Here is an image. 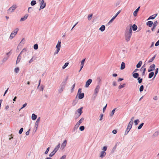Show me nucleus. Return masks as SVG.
Wrapping results in <instances>:
<instances>
[{
  "label": "nucleus",
  "mask_w": 159,
  "mask_h": 159,
  "mask_svg": "<svg viewBox=\"0 0 159 159\" xmlns=\"http://www.w3.org/2000/svg\"><path fill=\"white\" fill-rule=\"evenodd\" d=\"M105 26L104 25H102L99 28V30L102 31H103L105 30Z\"/></svg>",
  "instance_id": "obj_29"
},
{
  "label": "nucleus",
  "mask_w": 159,
  "mask_h": 159,
  "mask_svg": "<svg viewBox=\"0 0 159 159\" xmlns=\"http://www.w3.org/2000/svg\"><path fill=\"white\" fill-rule=\"evenodd\" d=\"M16 5H13L8 9V13H9V11H10L11 12H12L14 11V10L16 9Z\"/></svg>",
  "instance_id": "obj_7"
},
{
  "label": "nucleus",
  "mask_w": 159,
  "mask_h": 159,
  "mask_svg": "<svg viewBox=\"0 0 159 159\" xmlns=\"http://www.w3.org/2000/svg\"><path fill=\"white\" fill-rule=\"evenodd\" d=\"M23 128H21L20 130L19 131V133L20 134H21L23 131Z\"/></svg>",
  "instance_id": "obj_46"
},
{
  "label": "nucleus",
  "mask_w": 159,
  "mask_h": 159,
  "mask_svg": "<svg viewBox=\"0 0 159 159\" xmlns=\"http://www.w3.org/2000/svg\"><path fill=\"white\" fill-rule=\"evenodd\" d=\"M18 30L19 29L17 28L15 29L11 33L9 37L10 39H12L17 34Z\"/></svg>",
  "instance_id": "obj_2"
},
{
  "label": "nucleus",
  "mask_w": 159,
  "mask_h": 159,
  "mask_svg": "<svg viewBox=\"0 0 159 159\" xmlns=\"http://www.w3.org/2000/svg\"><path fill=\"white\" fill-rule=\"evenodd\" d=\"M83 107H81L77 110V112L79 114V116H80L82 113Z\"/></svg>",
  "instance_id": "obj_13"
},
{
  "label": "nucleus",
  "mask_w": 159,
  "mask_h": 159,
  "mask_svg": "<svg viewBox=\"0 0 159 159\" xmlns=\"http://www.w3.org/2000/svg\"><path fill=\"white\" fill-rule=\"evenodd\" d=\"M153 24V22L152 21H148L147 23V25L149 27H151Z\"/></svg>",
  "instance_id": "obj_22"
},
{
  "label": "nucleus",
  "mask_w": 159,
  "mask_h": 159,
  "mask_svg": "<svg viewBox=\"0 0 159 159\" xmlns=\"http://www.w3.org/2000/svg\"><path fill=\"white\" fill-rule=\"evenodd\" d=\"M78 22H77L74 25V26L71 29V30H72L73 28H74L77 25V24H78Z\"/></svg>",
  "instance_id": "obj_62"
},
{
  "label": "nucleus",
  "mask_w": 159,
  "mask_h": 159,
  "mask_svg": "<svg viewBox=\"0 0 159 159\" xmlns=\"http://www.w3.org/2000/svg\"><path fill=\"white\" fill-rule=\"evenodd\" d=\"M156 57V56L155 55L154 56H153V57H152L151 59H150L148 61V62L150 63Z\"/></svg>",
  "instance_id": "obj_31"
},
{
  "label": "nucleus",
  "mask_w": 159,
  "mask_h": 159,
  "mask_svg": "<svg viewBox=\"0 0 159 159\" xmlns=\"http://www.w3.org/2000/svg\"><path fill=\"white\" fill-rule=\"evenodd\" d=\"M145 65H143L140 69V71L142 72V75H144L146 70V68L145 67Z\"/></svg>",
  "instance_id": "obj_6"
},
{
  "label": "nucleus",
  "mask_w": 159,
  "mask_h": 159,
  "mask_svg": "<svg viewBox=\"0 0 159 159\" xmlns=\"http://www.w3.org/2000/svg\"><path fill=\"white\" fill-rule=\"evenodd\" d=\"M157 14H156V15H153L152 16H150L149 18L148 19V20L149 19H154L157 16Z\"/></svg>",
  "instance_id": "obj_20"
},
{
  "label": "nucleus",
  "mask_w": 159,
  "mask_h": 159,
  "mask_svg": "<svg viewBox=\"0 0 159 159\" xmlns=\"http://www.w3.org/2000/svg\"><path fill=\"white\" fill-rule=\"evenodd\" d=\"M144 124V123H142L138 127V129H140L143 126Z\"/></svg>",
  "instance_id": "obj_41"
},
{
  "label": "nucleus",
  "mask_w": 159,
  "mask_h": 159,
  "mask_svg": "<svg viewBox=\"0 0 159 159\" xmlns=\"http://www.w3.org/2000/svg\"><path fill=\"white\" fill-rule=\"evenodd\" d=\"M66 158V156L65 155L63 156L60 159H65Z\"/></svg>",
  "instance_id": "obj_56"
},
{
  "label": "nucleus",
  "mask_w": 159,
  "mask_h": 159,
  "mask_svg": "<svg viewBox=\"0 0 159 159\" xmlns=\"http://www.w3.org/2000/svg\"><path fill=\"white\" fill-rule=\"evenodd\" d=\"M28 16V15L27 14H26L25 15V16L23 17H22L20 19V21H22L25 20L27 19V17Z\"/></svg>",
  "instance_id": "obj_12"
},
{
  "label": "nucleus",
  "mask_w": 159,
  "mask_h": 159,
  "mask_svg": "<svg viewBox=\"0 0 159 159\" xmlns=\"http://www.w3.org/2000/svg\"><path fill=\"white\" fill-rule=\"evenodd\" d=\"M155 66L154 64L151 65L148 69V71L150 72L154 70L155 68Z\"/></svg>",
  "instance_id": "obj_8"
},
{
  "label": "nucleus",
  "mask_w": 159,
  "mask_h": 159,
  "mask_svg": "<svg viewBox=\"0 0 159 159\" xmlns=\"http://www.w3.org/2000/svg\"><path fill=\"white\" fill-rule=\"evenodd\" d=\"M60 146V144L59 143L58 144L57 146V147L54 148L53 150L55 151L56 152L59 149Z\"/></svg>",
  "instance_id": "obj_21"
},
{
  "label": "nucleus",
  "mask_w": 159,
  "mask_h": 159,
  "mask_svg": "<svg viewBox=\"0 0 159 159\" xmlns=\"http://www.w3.org/2000/svg\"><path fill=\"white\" fill-rule=\"evenodd\" d=\"M116 17L115 16H113L112 17V18L109 22L108 23H111L116 18Z\"/></svg>",
  "instance_id": "obj_34"
},
{
  "label": "nucleus",
  "mask_w": 159,
  "mask_h": 159,
  "mask_svg": "<svg viewBox=\"0 0 159 159\" xmlns=\"http://www.w3.org/2000/svg\"><path fill=\"white\" fill-rule=\"evenodd\" d=\"M125 85V84H124L122 85H120L119 86V87H118L119 89H121L123 88L124 87Z\"/></svg>",
  "instance_id": "obj_39"
},
{
  "label": "nucleus",
  "mask_w": 159,
  "mask_h": 159,
  "mask_svg": "<svg viewBox=\"0 0 159 159\" xmlns=\"http://www.w3.org/2000/svg\"><path fill=\"white\" fill-rule=\"evenodd\" d=\"M116 109H114L111 112V116H112L113 115V114H114V113H115V110Z\"/></svg>",
  "instance_id": "obj_49"
},
{
  "label": "nucleus",
  "mask_w": 159,
  "mask_h": 159,
  "mask_svg": "<svg viewBox=\"0 0 159 159\" xmlns=\"http://www.w3.org/2000/svg\"><path fill=\"white\" fill-rule=\"evenodd\" d=\"M120 11H118L117 13L116 14V15L115 16L116 17L117 16V15L120 13Z\"/></svg>",
  "instance_id": "obj_60"
},
{
  "label": "nucleus",
  "mask_w": 159,
  "mask_h": 159,
  "mask_svg": "<svg viewBox=\"0 0 159 159\" xmlns=\"http://www.w3.org/2000/svg\"><path fill=\"white\" fill-rule=\"evenodd\" d=\"M117 75L116 74H113V76L114 77H116Z\"/></svg>",
  "instance_id": "obj_64"
},
{
  "label": "nucleus",
  "mask_w": 159,
  "mask_h": 159,
  "mask_svg": "<svg viewBox=\"0 0 159 159\" xmlns=\"http://www.w3.org/2000/svg\"><path fill=\"white\" fill-rule=\"evenodd\" d=\"M85 59H84L81 61V68L79 70V72L80 71V70H81L83 68V67L84 66V61H85Z\"/></svg>",
  "instance_id": "obj_16"
},
{
  "label": "nucleus",
  "mask_w": 159,
  "mask_h": 159,
  "mask_svg": "<svg viewBox=\"0 0 159 159\" xmlns=\"http://www.w3.org/2000/svg\"><path fill=\"white\" fill-rule=\"evenodd\" d=\"M81 89H79L78 91V93H81Z\"/></svg>",
  "instance_id": "obj_59"
},
{
  "label": "nucleus",
  "mask_w": 159,
  "mask_h": 159,
  "mask_svg": "<svg viewBox=\"0 0 159 159\" xmlns=\"http://www.w3.org/2000/svg\"><path fill=\"white\" fill-rule=\"evenodd\" d=\"M92 82V80L90 79H89L86 82V84L85 85L86 87H88L89 85Z\"/></svg>",
  "instance_id": "obj_11"
},
{
  "label": "nucleus",
  "mask_w": 159,
  "mask_h": 159,
  "mask_svg": "<svg viewBox=\"0 0 159 159\" xmlns=\"http://www.w3.org/2000/svg\"><path fill=\"white\" fill-rule=\"evenodd\" d=\"M143 89H144L143 86V85H141L139 88L140 91L142 92L143 90Z\"/></svg>",
  "instance_id": "obj_37"
},
{
  "label": "nucleus",
  "mask_w": 159,
  "mask_h": 159,
  "mask_svg": "<svg viewBox=\"0 0 159 159\" xmlns=\"http://www.w3.org/2000/svg\"><path fill=\"white\" fill-rule=\"evenodd\" d=\"M153 99L155 100H157V96H155L153 98Z\"/></svg>",
  "instance_id": "obj_61"
},
{
  "label": "nucleus",
  "mask_w": 159,
  "mask_h": 159,
  "mask_svg": "<svg viewBox=\"0 0 159 159\" xmlns=\"http://www.w3.org/2000/svg\"><path fill=\"white\" fill-rule=\"evenodd\" d=\"M103 116V115L102 114H101L100 115V118L99 119L100 120H102Z\"/></svg>",
  "instance_id": "obj_57"
},
{
  "label": "nucleus",
  "mask_w": 159,
  "mask_h": 159,
  "mask_svg": "<svg viewBox=\"0 0 159 159\" xmlns=\"http://www.w3.org/2000/svg\"><path fill=\"white\" fill-rule=\"evenodd\" d=\"M40 120V118L39 117L38 118L35 124V127L36 129L37 128L39 122Z\"/></svg>",
  "instance_id": "obj_10"
},
{
  "label": "nucleus",
  "mask_w": 159,
  "mask_h": 159,
  "mask_svg": "<svg viewBox=\"0 0 159 159\" xmlns=\"http://www.w3.org/2000/svg\"><path fill=\"white\" fill-rule=\"evenodd\" d=\"M84 120V118H82L78 122V123H79L80 124H81L83 121Z\"/></svg>",
  "instance_id": "obj_44"
},
{
  "label": "nucleus",
  "mask_w": 159,
  "mask_h": 159,
  "mask_svg": "<svg viewBox=\"0 0 159 159\" xmlns=\"http://www.w3.org/2000/svg\"><path fill=\"white\" fill-rule=\"evenodd\" d=\"M154 74V73L153 72H150L149 74L148 78H152Z\"/></svg>",
  "instance_id": "obj_28"
},
{
  "label": "nucleus",
  "mask_w": 159,
  "mask_h": 159,
  "mask_svg": "<svg viewBox=\"0 0 159 159\" xmlns=\"http://www.w3.org/2000/svg\"><path fill=\"white\" fill-rule=\"evenodd\" d=\"M133 76L134 78H138V76H139V74L138 73H136L133 74Z\"/></svg>",
  "instance_id": "obj_26"
},
{
  "label": "nucleus",
  "mask_w": 159,
  "mask_h": 159,
  "mask_svg": "<svg viewBox=\"0 0 159 159\" xmlns=\"http://www.w3.org/2000/svg\"><path fill=\"white\" fill-rule=\"evenodd\" d=\"M36 3V2L35 1H32L31 2V5L32 6H34Z\"/></svg>",
  "instance_id": "obj_32"
},
{
  "label": "nucleus",
  "mask_w": 159,
  "mask_h": 159,
  "mask_svg": "<svg viewBox=\"0 0 159 159\" xmlns=\"http://www.w3.org/2000/svg\"><path fill=\"white\" fill-rule=\"evenodd\" d=\"M64 88V87H63L61 88L59 90V92L60 93H61L63 90Z\"/></svg>",
  "instance_id": "obj_51"
},
{
  "label": "nucleus",
  "mask_w": 159,
  "mask_h": 159,
  "mask_svg": "<svg viewBox=\"0 0 159 159\" xmlns=\"http://www.w3.org/2000/svg\"><path fill=\"white\" fill-rule=\"evenodd\" d=\"M125 64L123 62H122L121 65L120 69L123 70L125 68Z\"/></svg>",
  "instance_id": "obj_23"
},
{
  "label": "nucleus",
  "mask_w": 159,
  "mask_h": 159,
  "mask_svg": "<svg viewBox=\"0 0 159 159\" xmlns=\"http://www.w3.org/2000/svg\"><path fill=\"white\" fill-rule=\"evenodd\" d=\"M56 153V152L54 150L52 152L49 154V156L50 157H52Z\"/></svg>",
  "instance_id": "obj_30"
},
{
  "label": "nucleus",
  "mask_w": 159,
  "mask_h": 159,
  "mask_svg": "<svg viewBox=\"0 0 159 159\" xmlns=\"http://www.w3.org/2000/svg\"><path fill=\"white\" fill-rule=\"evenodd\" d=\"M139 120L137 119L134 121V122L135 125H137L139 123Z\"/></svg>",
  "instance_id": "obj_35"
},
{
  "label": "nucleus",
  "mask_w": 159,
  "mask_h": 159,
  "mask_svg": "<svg viewBox=\"0 0 159 159\" xmlns=\"http://www.w3.org/2000/svg\"><path fill=\"white\" fill-rule=\"evenodd\" d=\"M100 87L99 85H98L96 86V87L94 90V93L96 95H97V94L98 93V92H99V89H100Z\"/></svg>",
  "instance_id": "obj_9"
},
{
  "label": "nucleus",
  "mask_w": 159,
  "mask_h": 159,
  "mask_svg": "<svg viewBox=\"0 0 159 159\" xmlns=\"http://www.w3.org/2000/svg\"><path fill=\"white\" fill-rule=\"evenodd\" d=\"M157 23L158 22L157 21H156L154 22V23L153 26L156 27L157 25Z\"/></svg>",
  "instance_id": "obj_53"
},
{
  "label": "nucleus",
  "mask_w": 159,
  "mask_h": 159,
  "mask_svg": "<svg viewBox=\"0 0 159 159\" xmlns=\"http://www.w3.org/2000/svg\"><path fill=\"white\" fill-rule=\"evenodd\" d=\"M92 16H93L92 14H91L90 15H89L88 16V20H90L91 19Z\"/></svg>",
  "instance_id": "obj_36"
},
{
  "label": "nucleus",
  "mask_w": 159,
  "mask_h": 159,
  "mask_svg": "<svg viewBox=\"0 0 159 159\" xmlns=\"http://www.w3.org/2000/svg\"><path fill=\"white\" fill-rule=\"evenodd\" d=\"M106 152L105 151H102L101 152V154L100 157L101 158H102L103 157H105L106 155Z\"/></svg>",
  "instance_id": "obj_14"
},
{
  "label": "nucleus",
  "mask_w": 159,
  "mask_h": 159,
  "mask_svg": "<svg viewBox=\"0 0 159 159\" xmlns=\"http://www.w3.org/2000/svg\"><path fill=\"white\" fill-rule=\"evenodd\" d=\"M134 118V117H132L130 121L129 122L128 125L127 126V128L129 129V130L127 131V133H128L129 130L131 128L133 125V121Z\"/></svg>",
  "instance_id": "obj_3"
},
{
  "label": "nucleus",
  "mask_w": 159,
  "mask_h": 159,
  "mask_svg": "<svg viewBox=\"0 0 159 159\" xmlns=\"http://www.w3.org/2000/svg\"><path fill=\"white\" fill-rule=\"evenodd\" d=\"M29 134V131H27L25 133V134L26 135H28Z\"/></svg>",
  "instance_id": "obj_63"
},
{
  "label": "nucleus",
  "mask_w": 159,
  "mask_h": 159,
  "mask_svg": "<svg viewBox=\"0 0 159 159\" xmlns=\"http://www.w3.org/2000/svg\"><path fill=\"white\" fill-rule=\"evenodd\" d=\"M19 70V67H16L15 69V71L16 73H17L18 72Z\"/></svg>",
  "instance_id": "obj_42"
},
{
  "label": "nucleus",
  "mask_w": 159,
  "mask_h": 159,
  "mask_svg": "<svg viewBox=\"0 0 159 159\" xmlns=\"http://www.w3.org/2000/svg\"><path fill=\"white\" fill-rule=\"evenodd\" d=\"M80 125V124L79 123H78V122L76 123V124L75 125V128H77L79 126V125Z\"/></svg>",
  "instance_id": "obj_45"
},
{
  "label": "nucleus",
  "mask_w": 159,
  "mask_h": 159,
  "mask_svg": "<svg viewBox=\"0 0 159 159\" xmlns=\"http://www.w3.org/2000/svg\"><path fill=\"white\" fill-rule=\"evenodd\" d=\"M37 118V116L35 115L34 114H33L32 115V119L33 120H35Z\"/></svg>",
  "instance_id": "obj_24"
},
{
  "label": "nucleus",
  "mask_w": 159,
  "mask_h": 159,
  "mask_svg": "<svg viewBox=\"0 0 159 159\" xmlns=\"http://www.w3.org/2000/svg\"><path fill=\"white\" fill-rule=\"evenodd\" d=\"M69 64V63L68 62H66L65 63L64 65L62 66V69H64L66 67H67Z\"/></svg>",
  "instance_id": "obj_33"
},
{
  "label": "nucleus",
  "mask_w": 159,
  "mask_h": 159,
  "mask_svg": "<svg viewBox=\"0 0 159 159\" xmlns=\"http://www.w3.org/2000/svg\"><path fill=\"white\" fill-rule=\"evenodd\" d=\"M107 104H106V106L103 108V112H104V111L105 110V109L107 107Z\"/></svg>",
  "instance_id": "obj_58"
},
{
  "label": "nucleus",
  "mask_w": 159,
  "mask_h": 159,
  "mask_svg": "<svg viewBox=\"0 0 159 159\" xmlns=\"http://www.w3.org/2000/svg\"><path fill=\"white\" fill-rule=\"evenodd\" d=\"M84 93H80L79 94L78 98L80 99H81L84 97Z\"/></svg>",
  "instance_id": "obj_19"
},
{
  "label": "nucleus",
  "mask_w": 159,
  "mask_h": 159,
  "mask_svg": "<svg viewBox=\"0 0 159 159\" xmlns=\"http://www.w3.org/2000/svg\"><path fill=\"white\" fill-rule=\"evenodd\" d=\"M61 41H58L57 44L56 46V48H57V50L55 52L54 54H57L59 52L61 46Z\"/></svg>",
  "instance_id": "obj_4"
},
{
  "label": "nucleus",
  "mask_w": 159,
  "mask_h": 159,
  "mask_svg": "<svg viewBox=\"0 0 159 159\" xmlns=\"http://www.w3.org/2000/svg\"><path fill=\"white\" fill-rule=\"evenodd\" d=\"M38 45L37 44H36L34 45V49L36 50L38 49Z\"/></svg>",
  "instance_id": "obj_40"
},
{
  "label": "nucleus",
  "mask_w": 159,
  "mask_h": 159,
  "mask_svg": "<svg viewBox=\"0 0 159 159\" xmlns=\"http://www.w3.org/2000/svg\"><path fill=\"white\" fill-rule=\"evenodd\" d=\"M132 28L133 31H135L137 29V27L135 24H134L132 26Z\"/></svg>",
  "instance_id": "obj_27"
},
{
  "label": "nucleus",
  "mask_w": 159,
  "mask_h": 159,
  "mask_svg": "<svg viewBox=\"0 0 159 159\" xmlns=\"http://www.w3.org/2000/svg\"><path fill=\"white\" fill-rule=\"evenodd\" d=\"M142 79H141L140 77H139L138 78V82L139 84L141 83L142 81Z\"/></svg>",
  "instance_id": "obj_38"
},
{
  "label": "nucleus",
  "mask_w": 159,
  "mask_h": 159,
  "mask_svg": "<svg viewBox=\"0 0 159 159\" xmlns=\"http://www.w3.org/2000/svg\"><path fill=\"white\" fill-rule=\"evenodd\" d=\"M117 132V131L116 130H114L112 131V133H113L114 134H116Z\"/></svg>",
  "instance_id": "obj_55"
},
{
  "label": "nucleus",
  "mask_w": 159,
  "mask_h": 159,
  "mask_svg": "<svg viewBox=\"0 0 159 159\" xmlns=\"http://www.w3.org/2000/svg\"><path fill=\"white\" fill-rule=\"evenodd\" d=\"M27 105V104L26 103H25L24 104V105H23L22 107L20 109V110L22 109L23 108H24V107H25Z\"/></svg>",
  "instance_id": "obj_50"
},
{
  "label": "nucleus",
  "mask_w": 159,
  "mask_h": 159,
  "mask_svg": "<svg viewBox=\"0 0 159 159\" xmlns=\"http://www.w3.org/2000/svg\"><path fill=\"white\" fill-rule=\"evenodd\" d=\"M67 143V141L66 140H65L64 141L63 143L61 144V147L63 148H64L66 146Z\"/></svg>",
  "instance_id": "obj_18"
},
{
  "label": "nucleus",
  "mask_w": 159,
  "mask_h": 159,
  "mask_svg": "<svg viewBox=\"0 0 159 159\" xmlns=\"http://www.w3.org/2000/svg\"><path fill=\"white\" fill-rule=\"evenodd\" d=\"M84 129V126H82L80 127V129L81 131H83Z\"/></svg>",
  "instance_id": "obj_43"
},
{
  "label": "nucleus",
  "mask_w": 159,
  "mask_h": 159,
  "mask_svg": "<svg viewBox=\"0 0 159 159\" xmlns=\"http://www.w3.org/2000/svg\"><path fill=\"white\" fill-rule=\"evenodd\" d=\"M132 33V27L131 26H127L125 33V39L126 41L128 42L130 40Z\"/></svg>",
  "instance_id": "obj_1"
},
{
  "label": "nucleus",
  "mask_w": 159,
  "mask_h": 159,
  "mask_svg": "<svg viewBox=\"0 0 159 159\" xmlns=\"http://www.w3.org/2000/svg\"><path fill=\"white\" fill-rule=\"evenodd\" d=\"M22 52V51L19 54V55H18V57H17V61H16V64H17L20 61V59H21L20 55L21 54V53Z\"/></svg>",
  "instance_id": "obj_15"
},
{
  "label": "nucleus",
  "mask_w": 159,
  "mask_h": 159,
  "mask_svg": "<svg viewBox=\"0 0 159 159\" xmlns=\"http://www.w3.org/2000/svg\"><path fill=\"white\" fill-rule=\"evenodd\" d=\"M46 6V3L44 2V1L42 0L40 3V7L39 10L43 9Z\"/></svg>",
  "instance_id": "obj_5"
},
{
  "label": "nucleus",
  "mask_w": 159,
  "mask_h": 159,
  "mask_svg": "<svg viewBox=\"0 0 159 159\" xmlns=\"http://www.w3.org/2000/svg\"><path fill=\"white\" fill-rule=\"evenodd\" d=\"M107 147L106 146H104L103 148L102 149V150L104 151H106L107 150Z\"/></svg>",
  "instance_id": "obj_52"
},
{
  "label": "nucleus",
  "mask_w": 159,
  "mask_h": 159,
  "mask_svg": "<svg viewBox=\"0 0 159 159\" xmlns=\"http://www.w3.org/2000/svg\"><path fill=\"white\" fill-rule=\"evenodd\" d=\"M49 149H50L49 147H48L47 148L46 150V151L45 152V154H47L48 153V151H49Z\"/></svg>",
  "instance_id": "obj_47"
},
{
  "label": "nucleus",
  "mask_w": 159,
  "mask_h": 159,
  "mask_svg": "<svg viewBox=\"0 0 159 159\" xmlns=\"http://www.w3.org/2000/svg\"><path fill=\"white\" fill-rule=\"evenodd\" d=\"M155 45L156 46H157L159 45V40H158L155 43Z\"/></svg>",
  "instance_id": "obj_54"
},
{
  "label": "nucleus",
  "mask_w": 159,
  "mask_h": 159,
  "mask_svg": "<svg viewBox=\"0 0 159 159\" xmlns=\"http://www.w3.org/2000/svg\"><path fill=\"white\" fill-rule=\"evenodd\" d=\"M158 69L157 68L156 70V71H155V75L154 77H155L156 76V75L157 74L158 72ZM154 78L155 77H154Z\"/></svg>",
  "instance_id": "obj_48"
},
{
  "label": "nucleus",
  "mask_w": 159,
  "mask_h": 159,
  "mask_svg": "<svg viewBox=\"0 0 159 159\" xmlns=\"http://www.w3.org/2000/svg\"><path fill=\"white\" fill-rule=\"evenodd\" d=\"M140 8V7H139L138 8H137L135 11L133 13V15L134 16H137V13L139 11V9Z\"/></svg>",
  "instance_id": "obj_17"
},
{
  "label": "nucleus",
  "mask_w": 159,
  "mask_h": 159,
  "mask_svg": "<svg viewBox=\"0 0 159 159\" xmlns=\"http://www.w3.org/2000/svg\"><path fill=\"white\" fill-rule=\"evenodd\" d=\"M142 64V62L141 61H139L138 64L136 65V67L137 68H139L140 67Z\"/></svg>",
  "instance_id": "obj_25"
}]
</instances>
